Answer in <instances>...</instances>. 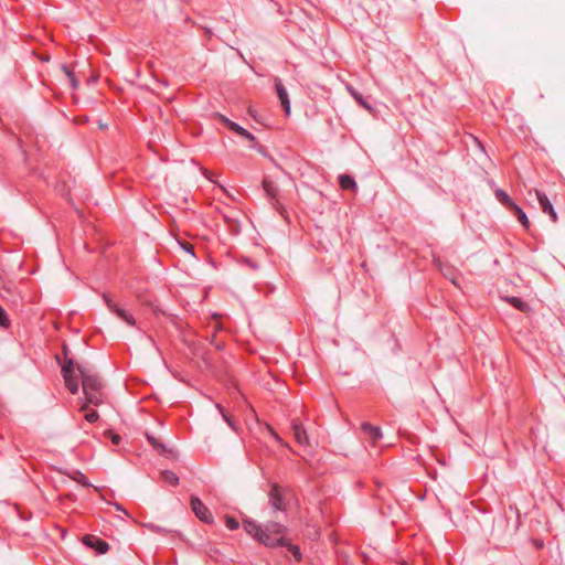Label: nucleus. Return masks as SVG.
Instances as JSON below:
<instances>
[{"mask_svg":"<svg viewBox=\"0 0 565 565\" xmlns=\"http://www.w3.org/2000/svg\"><path fill=\"white\" fill-rule=\"evenodd\" d=\"M148 443L156 449L160 455L168 456L171 454V450L167 448V446L157 437L151 434H146Z\"/></svg>","mask_w":565,"mask_h":565,"instance_id":"nucleus-15","label":"nucleus"},{"mask_svg":"<svg viewBox=\"0 0 565 565\" xmlns=\"http://www.w3.org/2000/svg\"><path fill=\"white\" fill-rule=\"evenodd\" d=\"M213 118L222 124L224 127H226L228 130H233L234 126L236 125L235 121H232L231 119H228L226 116L220 114V113H214L213 114Z\"/></svg>","mask_w":565,"mask_h":565,"instance_id":"nucleus-21","label":"nucleus"},{"mask_svg":"<svg viewBox=\"0 0 565 565\" xmlns=\"http://www.w3.org/2000/svg\"><path fill=\"white\" fill-rule=\"evenodd\" d=\"M57 363L61 364V373L64 379L65 386L71 394L75 395L78 393L79 385L78 381L74 376L77 364L73 359H66L65 362L61 363V358L56 355Z\"/></svg>","mask_w":565,"mask_h":565,"instance_id":"nucleus-3","label":"nucleus"},{"mask_svg":"<svg viewBox=\"0 0 565 565\" xmlns=\"http://www.w3.org/2000/svg\"><path fill=\"white\" fill-rule=\"evenodd\" d=\"M215 348H216L217 350H222V349H223V343L217 342V343L215 344Z\"/></svg>","mask_w":565,"mask_h":565,"instance_id":"nucleus-39","label":"nucleus"},{"mask_svg":"<svg viewBox=\"0 0 565 565\" xmlns=\"http://www.w3.org/2000/svg\"><path fill=\"white\" fill-rule=\"evenodd\" d=\"M266 429L281 447H288V444L284 441V439H281V437L276 433V430L270 425L267 424Z\"/></svg>","mask_w":565,"mask_h":565,"instance_id":"nucleus-26","label":"nucleus"},{"mask_svg":"<svg viewBox=\"0 0 565 565\" xmlns=\"http://www.w3.org/2000/svg\"><path fill=\"white\" fill-rule=\"evenodd\" d=\"M11 324V321L8 317L7 311L4 308L0 305V327L3 329H8Z\"/></svg>","mask_w":565,"mask_h":565,"instance_id":"nucleus-24","label":"nucleus"},{"mask_svg":"<svg viewBox=\"0 0 565 565\" xmlns=\"http://www.w3.org/2000/svg\"><path fill=\"white\" fill-rule=\"evenodd\" d=\"M216 408L218 409V412L222 416H223V414H228L221 404H216Z\"/></svg>","mask_w":565,"mask_h":565,"instance_id":"nucleus-38","label":"nucleus"},{"mask_svg":"<svg viewBox=\"0 0 565 565\" xmlns=\"http://www.w3.org/2000/svg\"><path fill=\"white\" fill-rule=\"evenodd\" d=\"M494 195L497 200L504 205L508 210H510L515 202L511 199V196L502 189H497L494 191Z\"/></svg>","mask_w":565,"mask_h":565,"instance_id":"nucleus-17","label":"nucleus"},{"mask_svg":"<svg viewBox=\"0 0 565 565\" xmlns=\"http://www.w3.org/2000/svg\"><path fill=\"white\" fill-rule=\"evenodd\" d=\"M223 418L233 430H237L236 424L230 414H223Z\"/></svg>","mask_w":565,"mask_h":565,"instance_id":"nucleus-32","label":"nucleus"},{"mask_svg":"<svg viewBox=\"0 0 565 565\" xmlns=\"http://www.w3.org/2000/svg\"><path fill=\"white\" fill-rule=\"evenodd\" d=\"M70 83H71L72 88H74V89H76L79 86V82L75 75H72V77L70 78Z\"/></svg>","mask_w":565,"mask_h":565,"instance_id":"nucleus-36","label":"nucleus"},{"mask_svg":"<svg viewBox=\"0 0 565 565\" xmlns=\"http://www.w3.org/2000/svg\"><path fill=\"white\" fill-rule=\"evenodd\" d=\"M338 180H339V185L342 190L344 191H352V192H356L358 190V184L354 180V178L350 174H340L338 177Z\"/></svg>","mask_w":565,"mask_h":565,"instance_id":"nucleus-14","label":"nucleus"},{"mask_svg":"<svg viewBox=\"0 0 565 565\" xmlns=\"http://www.w3.org/2000/svg\"><path fill=\"white\" fill-rule=\"evenodd\" d=\"M509 211L518 218L526 231H530L531 223L527 215L516 203Z\"/></svg>","mask_w":565,"mask_h":565,"instance_id":"nucleus-16","label":"nucleus"},{"mask_svg":"<svg viewBox=\"0 0 565 565\" xmlns=\"http://www.w3.org/2000/svg\"><path fill=\"white\" fill-rule=\"evenodd\" d=\"M361 430L369 438L371 445L373 446L376 445V443L382 439L383 435L381 428L370 423H363L361 425Z\"/></svg>","mask_w":565,"mask_h":565,"instance_id":"nucleus-12","label":"nucleus"},{"mask_svg":"<svg viewBox=\"0 0 565 565\" xmlns=\"http://www.w3.org/2000/svg\"><path fill=\"white\" fill-rule=\"evenodd\" d=\"M114 507L116 508L117 511H121L124 512L126 515H129V513L127 512V510L124 509V507L119 503H115Z\"/></svg>","mask_w":565,"mask_h":565,"instance_id":"nucleus-37","label":"nucleus"},{"mask_svg":"<svg viewBox=\"0 0 565 565\" xmlns=\"http://www.w3.org/2000/svg\"><path fill=\"white\" fill-rule=\"evenodd\" d=\"M180 246L182 247V249L186 253H189L191 256L195 257V253H194V246L189 243V242H180Z\"/></svg>","mask_w":565,"mask_h":565,"instance_id":"nucleus-30","label":"nucleus"},{"mask_svg":"<svg viewBox=\"0 0 565 565\" xmlns=\"http://www.w3.org/2000/svg\"><path fill=\"white\" fill-rule=\"evenodd\" d=\"M262 185H263V189H264L267 198L271 201L275 210L278 211L281 215H284L285 207L278 199V194H279L278 186L275 184L274 181L269 180L268 178H265L263 180Z\"/></svg>","mask_w":565,"mask_h":565,"instance_id":"nucleus-7","label":"nucleus"},{"mask_svg":"<svg viewBox=\"0 0 565 565\" xmlns=\"http://www.w3.org/2000/svg\"><path fill=\"white\" fill-rule=\"evenodd\" d=\"M249 147L252 149H255L257 152H259L262 156L264 157H268V151H267V148L262 146L260 143L257 142V140L255 139V142H252L249 145Z\"/></svg>","mask_w":565,"mask_h":565,"instance_id":"nucleus-28","label":"nucleus"},{"mask_svg":"<svg viewBox=\"0 0 565 565\" xmlns=\"http://www.w3.org/2000/svg\"><path fill=\"white\" fill-rule=\"evenodd\" d=\"M287 490L278 483H274L268 493L269 505L277 512H286L288 508V500L286 498Z\"/></svg>","mask_w":565,"mask_h":565,"instance_id":"nucleus-4","label":"nucleus"},{"mask_svg":"<svg viewBox=\"0 0 565 565\" xmlns=\"http://www.w3.org/2000/svg\"><path fill=\"white\" fill-rule=\"evenodd\" d=\"M282 546L287 547V550L294 555V557L297 562H301L302 554L300 552L299 546L291 544L288 539H287V544H284Z\"/></svg>","mask_w":565,"mask_h":565,"instance_id":"nucleus-23","label":"nucleus"},{"mask_svg":"<svg viewBox=\"0 0 565 565\" xmlns=\"http://www.w3.org/2000/svg\"><path fill=\"white\" fill-rule=\"evenodd\" d=\"M348 90L350 93V95L353 97V99L362 107L364 108L365 110L372 113L374 110L373 106L371 105V103L367 100V98H365L359 90H356L355 88H353L352 86H349L348 87Z\"/></svg>","mask_w":565,"mask_h":565,"instance_id":"nucleus-13","label":"nucleus"},{"mask_svg":"<svg viewBox=\"0 0 565 565\" xmlns=\"http://www.w3.org/2000/svg\"><path fill=\"white\" fill-rule=\"evenodd\" d=\"M248 113H249V115H250V116L255 117V115H254V113H253L252 108H249V109H248Z\"/></svg>","mask_w":565,"mask_h":565,"instance_id":"nucleus-41","label":"nucleus"},{"mask_svg":"<svg viewBox=\"0 0 565 565\" xmlns=\"http://www.w3.org/2000/svg\"><path fill=\"white\" fill-rule=\"evenodd\" d=\"M238 263L241 265H244L246 266L247 268H249L250 270L253 271H256L259 269V265L256 260H254L253 258H249V257H246V256H242L239 259H238Z\"/></svg>","mask_w":565,"mask_h":565,"instance_id":"nucleus-22","label":"nucleus"},{"mask_svg":"<svg viewBox=\"0 0 565 565\" xmlns=\"http://www.w3.org/2000/svg\"><path fill=\"white\" fill-rule=\"evenodd\" d=\"M505 301L508 303H510L513 308H515L522 312H527L530 309L529 303L519 297H514V296L507 297Z\"/></svg>","mask_w":565,"mask_h":565,"instance_id":"nucleus-18","label":"nucleus"},{"mask_svg":"<svg viewBox=\"0 0 565 565\" xmlns=\"http://www.w3.org/2000/svg\"><path fill=\"white\" fill-rule=\"evenodd\" d=\"M535 195L537 198V201L540 203V207L541 210L545 213V214H548V216L551 217V220L555 223L557 222V213L553 206V204L551 203L550 199L547 198V195L541 191V190H535Z\"/></svg>","mask_w":565,"mask_h":565,"instance_id":"nucleus-10","label":"nucleus"},{"mask_svg":"<svg viewBox=\"0 0 565 565\" xmlns=\"http://www.w3.org/2000/svg\"><path fill=\"white\" fill-rule=\"evenodd\" d=\"M234 134H236L237 136L246 139L247 141H249V145L252 142H255V136L253 134H250L247 129H245L244 127L239 126L237 122L236 125L234 126L233 130H232Z\"/></svg>","mask_w":565,"mask_h":565,"instance_id":"nucleus-19","label":"nucleus"},{"mask_svg":"<svg viewBox=\"0 0 565 565\" xmlns=\"http://www.w3.org/2000/svg\"><path fill=\"white\" fill-rule=\"evenodd\" d=\"M275 88L277 92V96L280 100L281 107L287 116L290 114V102L288 97V93L286 90V87L281 83L279 78L275 79Z\"/></svg>","mask_w":565,"mask_h":565,"instance_id":"nucleus-11","label":"nucleus"},{"mask_svg":"<svg viewBox=\"0 0 565 565\" xmlns=\"http://www.w3.org/2000/svg\"><path fill=\"white\" fill-rule=\"evenodd\" d=\"M190 505L195 516L205 524H213L214 518L210 509L195 495H191Z\"/></svg>","mask_w":565,"mask_h":565,"instance_id":"nucleus-5","label":"nucleus"},{"mask_svg":"<svg viewBox=\"0 0 565 565\" xmlns=\"http://www.w3.org/2000/svg\"><path fill=\"white\" fill-rule=\"evenodd\" d=\"M475 141L478 143V146H479V147H481V148H482L481 142H480L477 138H475Z\"/></svg>","mask_w":565,"mask_h":565,"instance_id":"nucleus-40","label":"nucleus"},{"mask_svg":"<svg viewBox=\"0 0 565 565\" xmlns=\"http://www.w3.org/2000/svg\"><path fill=\"white\" fill-rule=\"evenodd\" d=\"M160 476L161 480L166 483H169L170 486L175 487L179 484V477L171 470H163L161 471Z\"/></svg>","mask_w":565,"mask_h":565,"instance_id":"nucleus-20","label":"nucleus"},{"mask_svg":"<svg viewBox=\"0 0 565 565\" xmlns=\"http://www.w3.org/2000/svg\"><path fill=\"white\" fill-rule=\"evenodd\" d=\"M83 543L95 550L97 554H105L109 550V544L105 540L93 534L84 535Z\"/></svg>","mask_w":565,"mask_h":565,"instance_id":"nucleus-8","label":"nucleus"},{"mask_svg":"<svg viewBox=\"0 0 565 565\" xmlns=\"http://www.w3.org/2000/svg\"><path fill=\"white\" fill-rule=\"evenodd\" d=\"M243 526L248 535L267 547L287 544V539L285 537L287 527L279 522L269 521L262 526L252 519H245Z\"/></svg>","mask_w":565,"mask_h":565,"instance_id":"nucleus-1","label":"nucleus"},{"mask_svg":"<svg viewBox=\"0 0 565 565\" xmlns=\"http://www.w3.org/2000/svg\"><path fill=\"white\" fill-rule=\"evenodd\" d=\"M532 543L533 545L535 546L536 550H541L544 547V542L540 539H533L532 540Z\"/></svg>","mask_w":565,"mask_h":565,"instance_id":"nucleus-34","label":"nucleus"},{"mask_svg":"<svg viewBox=\"0 0 565 565\" xmlns=\"http://www.w3.org/2000/svg\"><path fill=\"white\" fill-rule=\"evenodd\" d=\"M103 299L113 313H115L119 319L125 321L127 324L134 327L136 326V320L131 313H129L126 309L121 308L118 303H116L108 295L104 294Z\"/></svg>","mask_w":565,"mask_h":565,"instance_id":"nucleus-6","label":"nucleus"},{"mask_svg":"<svg viewBox=\"0 0 565 565\" xmlns=\"http://www.w3.org/2000/svg\"><path fill=\"white\" fill-rule=\"evenodd\" d=\"M104 436L110 438L111 443L116 446H118L121 441V436L116 434L111 429L105 430Z\"/></svg>","mask_w":565,"mask_h":565,"instance_id":"nucleus-27","label":"nucleus"},{"mask_svg":"<svg viewBox=\"0 0 565 565\" xmlns=\"http://www.w3.org/2000/svg\"><path fill=\"white\" fill-rule=\"evenodd\" d=\"M60 68L68 77V79L72 77V75H75L72 68L66 64H61Z\"/></svg>","mask_w":565,"mask_h":565,"instance_id":"nucleus-33","label":"nucleus"},{"mask_svg":"<svg viewBox=\"0 0 565 565\" xmlns=\"http://www.w3.org/2000/svg\"><path fill=\"white\" fill-rule=\"evenodd\" d=\"M76 371L82 380V388L85 395V403L81 411H87L88 405L99 406L104 403V384L100 376L89 365L77 364Z\"/></svg>","mask_w":565,"mask_h":565,"instance_id":"nucleus-2","label":"nucleus"},{"mask_svg":"<svg viewBox=\"0 0 565 565\" xmlns=\"http://www.w3.org/2000/svg\"><path fill=\"white\" fill-rule=\"evenodd\" d=\"M85 419L90 423V424H94L96 423L98 419H99V414L97 411L95 409H90L89 412H87L85 414Z\"/></svg>","mask_w":565,"mask_h":565,"instance_id":"nucleus-29","label":"nucleus"},{"mask_svg":"<svg viewBox=\"0 0 565 565\" xmlns=\"http://www.w3.org/2000/svg\"><path fill=\"white\" fill-rule=\"evenodd\" d=\"M443 275L448 278L451 282L456 284V274L452 268L448 267L446 270L441 269Z\"/></svg>","mask_w":565,"mask_h":565,"instance_id":"nucleus-31","label":"nucleus"},{"mask_svg":"<svg viewBox=\"0 0 565 565\" xmlns=\"http://www.w3.org/2000/svg\"><path fill=\"white\" fill-rule=\"evenodd\" d=\"M62 353H63V355H64V362L66 361V359H71V358L68 356V354H70V349H68V347H67V344H66V343H64V344L62 345Z\"/></svg>","mask_w":565,"mask_h":565,"instance_id":"nucleus-35","label":"nucleus"},{"mask_svg":"<svg viewBox=\"0 0 565 565\" xmlns=\"http://www.w3.org/2000/svg\"><path fill=\"white\" fill-rule=\"evenodd\" d=\"M225 525L231 531L239 529L238 520L232 515H225Z\"/></svg>","mask_w":565,"mask_h":565,"instance_id":"nucleus-25","label":"nucleus"},{"mask_svg":"<svg viewBox=\"0 0 565 565\" xmlns=\"http://www.w3.org/2000/svg\"><path fill=\"white\" fill-rule=\"evenodd\" d=\"M291 429L294 433V438L299 446H309V437L299 418H295L291 420Z\"/></svg>","mask_w":565,"mask_h":565,"instance_id":"nucleus-9","label":"nucleus"}]
</instances>
